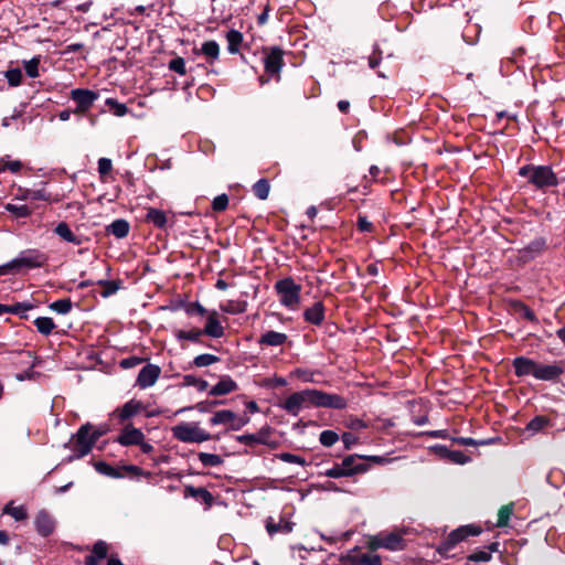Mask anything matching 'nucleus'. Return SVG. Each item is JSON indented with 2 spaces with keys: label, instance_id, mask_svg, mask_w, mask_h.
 I'll return each instance as SVG.
<instances>
[{
  "label": "nucleus",
  "instance_id": "f3484780",
  "mask_svg": "<svg viewBox=\"0 0 565 565\" xmlns=\"http://www.w3.org/2000/svg\"><path fill=\"white\" fill-rule=\"evenodd\" d=\"M34 527L40 536L49 537L55 531V520L46 510H40L34 518Z\"/></svg>",
  "mask_w": 565,
  "mask_h": 565
},
{
  "label": "nucleus",
  "instance_id": "c756f323",
  "mask_svg": "<svg viewBox=\"0 0 565 565\" xmlns=\"http://www.w3.org/2000/svg\"><path fill=\"white\" fill-rule=\"evenodd\" d=\"M179 307L183 308L185 315H188L189 317L198 316L200 318H207L209 315L211 313V310L204 308V306L201 305L199 301H180Z\"/></svg>",
  "mask_w": 565,
  "mask_h": 565
},
{
  "label": "nucleus",
  "instance_id": "864d4df0",
  "mask_svg": "<svg viewBox=\"0 0 565 565\" xmlns=\"http://www.w3.org/2000/svg\"><path fill=\"white\" fill-rule=\"evenodd\" d=\"M40 62H41L40 55L32 57V60H30V61L23 62L24 72H26V74L30 78H36L40 76V73H39Z\"/></svg>",
  "mask_w": 565,
  "mask_h": 565
},
{
  "label": "nucleus",
  "instance_id": "f8f14e48",
  "mask_svg": "<svg viewBox=\"0 0 565 565\" xmlns=\"http://www.w3.org/2000/svg\"><path fill=\"white\" fill-rule=\"evenodd\" d=\"M547 249V241L545 237L540 236L525 245L524 248L516 250V260L523 265L532 262L536 257L541 256Z\"/></svg>",
  "mask_w": 565,
  "mask_h": 565
},
{
  "label": "nucleus",
  "instance_id": "a19ab883",
  "mask_svg": "<svg viewBox=\"0 0 565 565\" xmlns=\"http://www.w3.org/2000/svg\"><path fill=\"white\" fill-rule=\"evenodd\" d=\"M226 42L227 52H230V54H237L238 47L243 42V34L235 29H231L230 32L226 33Z\"/></svg>",
  "mask_w": 565,
  "mask_h": 565
},
{
  "label": "nucleus",
  "instance_id": "e433bc0d",
  "mask_svg": "<svg viewBox=\"0 0 565 565\" xmlns=\"http://www.w3.org/2000/svg\"><path fill=\"white\" fill-rule=\"evenodd\" d=\"M2 514H8L17 522H22L29 518L28 509L24 505L14 507L13 501H9L2 509Z\"/></svg>",
  "mask_w": 565,
  "mask_h": 565
},
{
  "label": "nucleus",
  "instance_id": "1a4fd4ad",
  "mask_svg": "<svg viewBox=\"0 0 565 565\" xmlns=\"http://www.w3.org/2000/svg\"><path fill=\"white\" fill-rule=\"evenodd\" d=\"M97 472L108 478H130L138 479L140 477V468L137 465H124L121 467H113L104 461L95 463Z\"/></svg>",
  "mask_w": 565,
  "mask_h": 565
},
{
  "label": "nucleus",
  "instance_id": "5701e85b",
  "mask_svg": "<svg viewBox=\"0 0 565 565\" xmlns=\"http://www.w3.org/2000/svg\"><path fill=\"white\" fill-rule=\"evenodd\" d=\"M323 301H315L311 307L303 310V320L315 327H320L324 321Z\"/></svg>",
  "mask_w": 565,
  "mask_h": 565
},
{
  "label": "nucleus",
  "instance_id": "bb28decb",
  "mask_svg": "<svg viewBox=\"0 0 565 565\" xmlns=\"http://www.w3.org/2000/svg\"><path fill=\"white\" fill-rule=\"evenodd\" d=\"M121 427V434L117 436V443L122 446L140 445V429L127 425H118Z\"/></svg>",
  "mask_w": 565,
  "mask_h": 565
},
{
  "label": "nucleus",
  "instance_id": "6e6552de",
  "mask_svg": "<svg viewBox=\"0 0 565 565\" xmlns=\"http://www.w3.org/2000/svg\"><path fill=\"white\" fill-rule=\"evenodd\" d=\"M315 388H307L303 391L294 392L284 402L278 404V407L286 411L288 415L298 416L303 407L315 405Z\"/></svg>",
  "mask_w": 565,
  "mask_h": 565
},
{
  "label": "nucleus",
  "instance_id": "4be33fe9",
  "mask_svg": "<svg viewBox=\"0 0 565 565\" xmlns=\"http://www.w3.org/2000/svg\"><path fill=\"white\" fill-rule=\"evenodd\" d=\"M237 383L228 375H221L220 381L211 386L209 391L210 396H225L232 394L237 390Z\"/></svg>",
  "mask_w": 565,
  "mask_h": 565
},
{
  "label": "nucleus",
  "instance_id": "c85d7f7f",
  "mask_svg": "<svg viewBox=\"0 0 565 565\" xmlns=\"http://www.w3.org/2000/svg\"><path fill=\"white\" fill-rule=\"evenodd\" d=\"M143 222L148 224H153V226L164 230L168 225V216L162 210L157 207L147 209L146 216H143Z\"/></svg>",
  "mask_w": 565,
  "mask_h": 565
},
{
  "label": "nucleus",
  "instance_id": "13d9d810",
  "mask_svg": "<svg viewBox=\"0 0 565 565\" xmlns=\"http://www.w3.org/2000/svg\"><path fill=\"white\" fill-rule=\"evenodd\" d=\"M512 514V504L509 505H501L498 512V523H495V526L498 527H504L509 525L510 518Z\"/></svg>",
  "mask_w": 565,
  "mask_h": 565
},
{
  "label": "nucleus",
  "instance_id": "c03bdc74",
  "mask_svg": "<svg viewBox=\"0 0 565 565\" xmlns=\"http://www.w3.org/2000/svg\"><path fill=\"white\" fill-rule=\"evenodd\" d=\"M252 192L260 201H266L269 193V183L267 179H259L252 186Z\"/></svg>",
  "mask_w": 565,
  "mask_h": 565
},
{
  "label": "nucleus",
  "instance_id": "20e7f679",
  "mask_svg": "<svg viewBox=\"0 0 565 565\" xmlns=\"http://www.w3.org/2000/svg\"><path fill=\"white\" fill-rule=\"evenodd\" d=\"M365 546L370 552H375L380 548H385L387 551H404L407 544L401 533L381 531L375 535L366 537Z\"/></svg>",
  "mask_w": 565,
  "mask_h": 565
},
{
  "label": "nucleus",
  "instance_id": "ddd939ff",
  "mask_svg": "<svg viewBox=\"0 0 565 565\" xmlns=\"http://www.w3.org/2000/svg\"><path fill=\"white\" fill-rule=\"evenodd\" d=\"M265 53V57H263V64H265L266 74L271 76H277L279 78V73L284 66V51L279 46H273L263 50Z\"/></svg>",
  "mask_w": 565,
  "mask_h": 565
},
{
  "label": "nucleus",
  "instance_id": "72a5a7b5",
  "mask_svg": "<svg viewBox=\"0 0 565 565\" xmlns=\"http://www.w3.org/2000/svg\"><path fill=\"white\" fill-rule=\"evenodd\" d=\"M499 542H492L488 545L489 552L483 550L477 551L470 555H468V561L472 563H488L491 559V553L499 551Z\"/></svg>",
  "mask_w": 565,
  "mask_h": 565
},
{
  "label": "nucleus",
  "instance_id": "4c0bfd02",
  "mask_svg": "<svg viewBox=\"0 0 565 565\" xmlns=\"http://www.w3.org/2000/svg\"><path fill=\"white\" fill-rule=\"evenodd\" d=\"M205 335L203 331L199 328H193L191 330H177L174 331V338L178 341L188 340L193 343H201V337Z\"/></svg>",
  "mask_w": 565,
  "mask_h": 565
},
{
  "label": "nucleus",
  "instance_id": "b1692460",
  "mask_svg": "<svg viewBox=\"0 0 565 565\" xmlns=\"http://www.w3.org/2000/svg\"><path fill=\"white\" fill-rule=\"evenodd\" d=\"M109 545L105 541H97L92 545L90 555L85 557V565H100L107 558Z\"/></svg>",
  "mask_w": 565,
  "mask_h": 565
},
{
  "label": "nucleus",
  "instance_id": "2eb2a0df",
  "mask_svg": "<svg viewBox=\"0 0 565 565\" xmlns=\"http://www.w3.org/2000/svg\"><path fill=\"white\" fill-rule=\"evenodd\" d=\"M359 547L353 548L343 557V562L349 565H382V558L374 552L365 554H355Z\"/></svg>",
  "mask_w": 565,
  "mask_h": 565
},
{
  "label": "nucleus",
  "instance_id": "58836bf2",
  "mask_svg": "<svg viewBox=\"0 0 565 565\" xmlns=\"http://www.w3.org/2000/svg\"><path fill=\"white\" fill-rule=\"evenodd\" d=\"M235 420V412L230 409L216 411L210 418V425H231V422Z\"/></svg>",
  "mask_w": 565,
  "mask_h": 565
},
{
  "label": "nucleus",
  "instance_id": "3c124183",
  "mask_svg": "<svg viewBox=\"0 0 565 565\" xmlns=\"http://www.w3.org/2000/svg\"><path fill=\"white\" fill-rule=\"evenodd\" d=\"M183 386H193L198 388L199 392H204L209 388V382L189 374L183 375Z\"/></svg>",
  "mask_w": 565,
  "mask_h": 565
},
{
  "label": "nucleus",
  "instance_id": "393cba45",
  "mask_svg": "<svg viewBox=\"0 0 565 565\" xmlns=\"http://www.w3.org/2000/svg\"><path fill=\"white\" fill-rule=\"evenodd\" d=\"M295 523L292 521L284 520L280 516V521L275 522L273 516H268L266 521L267 534L274 536L276 534L287 535L292 532Z\"/></svg>",
  "mask_w": 565,
  "mask_h": 565
},
{
  "label": "nucleus",
  "instance_id": "49530a36",
  "mask_svg": "<svg viewBox=\"0 0 565 565\" xmlns=\"http://www.w3.org/2000/svg\"><path fill=\"white\" fill-rule=\"evenodd\" d=\"M551 424V419H548L544 415H536L533 417L530 423L526 424V430L532 433H539L546 428L547 425Z\"/></svg>",
  "mask_w": 565,
  "mask_h": 565
},
{
  "label": "nucleus",
  "instance_id": "0e129e2a",
  "mask_svg": "<svg viewBox=\"0 0 565 565\" xmlns=\"http://www.w3.org/2000/svg\"><path fill=\"white\" fill-rule=\"evenodd\" d=\"M446 459L455 465H465L470 461V457L459 450H452Z\"/></svg>",
  "mask_w": 565,
  "mask_h": 565
},
{
  "label": "nucleus",
  "instance_id": "423d86ee",
  "mask_svg": "<svg viewBox=\"0 0 565 565\" xmlns=\"http://www.w3.org/2000/svg\"><path fill=\"white\" fill-rule=\"evenodd\" d=\"M274 290L280 298L282 307L294 309L299 305L302 287L291 277H284L274 284Z\"/></svg>",
  "mask_w": 565,
  "mask_h": 565
},
{
  "label": "nucleus",
  "instance_id": "052dcab7",
  "mask_svg": "<svg viewBox=\"0 0 565 565\" xmlns=\"http://www.w3.org/2000/svg\"><path fill=\"white\" fill-rule=\"evenodd\" d=\"M168 68L169 71L182 76L186 74L185 62L184 58L181 56H174L170 58V61L168 62Z\"/></svg>",
  "mask_w": 565,
  "mask_h": 565
},
{
  "label": "nucleus",
  "instance_id": "774afa93",
  "mask_svg": "<svg viewBox=\"0 0 565 565\" xmlns=\"http://www.w3.org/2000/svg\"><path fill=\"white\" fill-rule=\"evenodd\" d=\"M250 422V417L247 415L237 416L235 415V419H232L230 424L231 430H241Z\"/></svg>",
  "mask_w": 565,
  "mask_h": 565
},
{
  "label": "nucleus",
  "instance_id": "79ce46f5",
  "mask_svg": "<svg viewBox=\"0 0 565 565\" xmlns=\"http://www.w3.org/2000/svg\"><path fill=\"white\" fill-rule=\"evenodd\" d=\"M320 476L333 479L355 477L354 475H352V470H345L335 463L333 465V467L326 469L324 472H320Z\"/></svg>",
  "mask_w": 565,
  "mask_h": 565
},
{
  "label": "nucleus",
  "instance_id": "bf43d9fd",
  "mask_svg": "<svg viewBox=\"0 0 565 565\" xmlns=\"http://www.w3.org/2000/svg\"><path fill=\"white\" fill-rule=\"evenodd\" d=\"M339 435L333 430H322L319 435V443L323 447H331L339 440Z\"/></svg>",
  "mask_w": 565,
  "mask_h": 565
},
{
  "label": "nucleus",
  "instance_id": "a878e982",
  "mask_svg": "<svg viewBox=\"0 0 565 565\" xmlns=\"http://www.w3.org/2000/svg\"><path fill=\"white\" fill-rule=\"evenodd\" d=\"M288 335L287 333L277 332L274 330H268L265 333L262 334L257 339V343L259 347H281L285 343H287Z\"/></svg>",
  "mask_w": 565,
  "mask_h": 565
},
{
  "label": "nucleus",
  "instance_id": "9b49d317",
  "mask_svg": "<svg viewBox=\"0 0 565 565\" xmlns=\"http://www.w3.org/2000/svg\"><path fill=\"white\" fill-rule=\"evenodd\" d=\"M140 413V401L131 399L121 407L116 408L110 414V423L113 426L127 425L131 426L132 417Z\"/></svg>",
  "mask_w": 565,
  "mask_h": 565
},
{
  "label": "nucleus",
  "instance_id": "2f4dec72",
  "mask_svg": "<svg viewBox=\"0 0 565 565\" xmlns=\"http://www.w3.org/2000/svg\"><path fill=\"white\" fill-rule=\"evenodd\" d=\"M96 285L99 286V295L103 299L110 297L111 295H116V292L121 288V280H96Z\"/></svg>",
  "mask_w": 565,
  "mask_h": 565
},
{
  "label": "nucleus",
  "instance_id": "f704fd0d",
  "mask_svg": "<svg viewBox=\"0 0 565 565\" xmlns=\"http://www.w3.org/2000/svg\"><path fill=\"white\" fill-rule=\"evenodd\" d=\"M35 306L28 301L17 302L12 306L4 305V315H18L20 319H29L28 310H33Z\"/></svg>",
  "mask_w": 565,
  "mask_h": 565
},
{
  "label": "nucleus",
  "instance_id": "c9c22d12",
  "mask_svg": "<svg viewBox=\"0 0 565 565\" xmlns=\"http://www.w3.org/2000/svg\"><path fill=\"white\" fill-rule=\"evenodd\" d=\"M160 375V367L158 365L147 363L142 367V387H149L154 384Z\"/></svg>",
  "mask_w": 565,
  "mask_h": 565
},
{
  "label": "nucleus",
  "instance_id": "f257e3e1",
  "mask_svg": "<svg viewBox=\"0 0 565 565\" xmlns=\"http://www.w3.org/2000/svg\"><path fill=\"white\" fill-rule=\"evenodd\" d=\"M519 175L526 179V184L542 193L559 184L557 174L553 171L552 167L547 164L536 166L534 163H527L519 169Z\"/></svg>",
  "mask_w": 565,
  "mask_h": 565
},
{
  "label": "nucleus",
  "instance_id": "aec40b11",
  "mask_svg": "<svg viewBox=\"0 0 565 565\" xmlns=\"http://www.w3.org/2000/svg\"><path fill=\"white\" fill-rule=\"evenodd\" d=\"M362 456L358 454H351L343 457L342 462L334 463L345 470H353L354 476L366 473L370 470V463L361 461Z\"/></svg>",
  "mask_w": 565,
  "mask_h": 565
},
{
  "label": "nucleus",
  "instance_id": "dca6fc26",
  "mask_svg": "<svg viewBox=\"0 0 565 565\" xmlns=\"http://www.w3.org/2000/svg\"><path fill=\"white\" fill-rule=\"evenodd\" d=\"M564 367L562 366V362H555L553 364H542L537 366L535 372V380L546 381V382H557L558 379L563 375Z\"/></svg>",
  "mask_w": 565,
  "mask_h": 565
},
{
  "label": "nucleus",
  "instance_id": "680f3d73",
  "mask_svg": "<svg viewBox=\"0 0 565 565\" xmlns=\"http://www.w3.org/2000/svg\"><path fill=\"white\" fill-rule=\"evenodd\" d=\"M277 458L287 463L301 465L306 466L308 462L305 460L302 456H297L291 452H280L277 455Z\"/></svg>",
  "mask_w": 565,
  "mask_h": 565
},
{
  "label": "nucleus",
  "instance_id": "de8ad7c7",
  "mask_svg": "<svg viewBox=\"0 0 565 565\" xmlns=\"http://www.w3.org/2000/svg\"><path fill=\"white\" fill-rule=\"evenodd\" d=\"M111 159L100 158L99 161H97V172H99V177L103 182H106L111 178Z\"/></svg>",
  "mask_w": 565,
  "mask_h": 565
},
{
  "label": "nucleus",
  "instance_id": "6ab92c4d",
  "mask_svg": "<svg viewBox=\"0 0 565 565\" xmlns=\"http://www.w3.org/2000/svg\"><path fill=\"white\" fill-rule=\"evenodd\" d=\"M183 495L184 498H191L204 504L205 510H209L211 507H213L215 502L214 495L209 490L205 488H195L191 484L184 487Z\"/></svg>",
  "mask_w": 565,
  "mask_h": 565
},
{
  "label": "nucleus",
  "instance_id": "39448f33",
  "mask_svg": "<svg viewBox=\"0 0 565 565\" xmlns=\"http://www.w3.org/2000/svg\"><path fill=\"white\" fill-rule=\"evenodd\" d=\"M481 534L480 525L469 524L461 525L452 530L441 543L437 546V553L444 558H448L449 552L454 550L459 542L467 540L469 536H478Z\"/></svg>",
  "mask_w": 565,
  "mask_h": 565
},
{
  "label": "nucleus",
  "instance_id": "603ef678",
  "mask_svg": "<svg viewBox=\"0 0 565 565\" xmlns=\"http://www.w3.org/2000/svg\"><path fill=\"white\" fill-rule=\"evenodd\" d=\"M50 310L57 312L58 315H68L72 310V301L70 298H63L53 301L49 306Z\"/></svg>",
  "mask_w": 565,
  "mask_h": 565
},
{
  "label": "nucleus",
  "instance_id": "338daca9",
  "mask_svg": "<svg viewBox=\"0 0 565 565\" xmlns=\"http://www.w3.org/2000/svg\"><path fill=\"white\" fill-rule=\"evenodd\" d=\"M358 230L360 233H373L374 224H372L367 217L363 214L358 216Z\"/></svg>",
  "mask_w": 565,
  "mask_h": 565
},
{
  "label": "nucleus",
  "instance_id": "ea45409f",
  "mask_svg": "<svg viewBox=\"0 0 565 565\" xmlns=\"http://www.w3.org/2000/svg\"><path fill=\"white\" fill-rule=\"evenodd\" d=\"M107 233L114 235L117 238L127 237L129 233V224L125 220H115L110 225L107 226Z\"/></svg>",
  "mask_w": 565,
  "mask_h": 565
},
{
  "label": "nucleus",
  "instance_id": "473e14b6",
  "mask_svg": "<svg viewBox=\"0 0 565 565\" xmlns=\"http://www.w3.org/2000/svg\"><path fill=\"white\" fill-rule=\"evenodd\" d=\"M204 54L205 58L210 61V64H213L216 58L220 57V44L216 41H205L201 44L200 51L194 49V54Z\"/></svg>",
  "mask_w": 565,
  "mask_h": 565
},
{
  "label": "nucleus",
  "instance_id": "0eeeda50",
  "mask_svg": "<svg viewBox=\"0 0 565 565\" xmlns=\"http://www.w3.org/2000/svg\"><path fill=\"white\" fill-rule=\"evenodd\" d=\"M173 437L183 443L200 444L205 440H216L217 436L199 428L198 424L183 423L172 428Z\"/></svg>",
  "mask_w": 565,
  "mask_h": 565
},
{
  "label": "nucleus",
  "instance_id": "4468645a",
  "mask_svg": "<svg viewBox=\"0 0 565 565\" xmlns=\"http://www.w3.org/2000/svg\"><path fill=\"white\" fill-rule=\"evenodd\" d=\"M315 408H333L344 409L347 407V399L338 394L328 393L315 388Z\"/></svg>",
  "mask_w": 565,
  "mask_h": 565
},
{
  "label": "nucleus",
  "instance_id": "5fc2aeb1",
  "mask_svg": "<svg viewBox=\"0 0 565 565\" xmlns=\"http://www.w3.org/2000/svg\"><path fill=\"white\" fill-rule=\"evenodd\" d=\"M452 443L461 446H480V445H491L494 443V439H475L470 437H454Z\"/></svg>",
  "mask_w": 565,
  "mask_h": 565
},
{
  "label": "nucleus",
  "instance_id": "cd10ccee",
  "mask_svg": "<svg viewBox=\"0 0 565 565\" xmlns=\"http://www.w3.org/2000/svg\"><path fill=\"white\" fill-rule=\"evenodd\" d=\"M17 199L20 201H51V195L44 188L39 190L19 188Z\"/></svg>",
  "mask_w": 565,
  "mask_h": 565
},
{
  "label": "nucleus",
  "instance_id": "6e6d98bb",
  "mask_svg": "<svg viewBox=\"0 0 565 565\" xmlns=\"http://www.w3.org/2000/svg\"><path fill=\"white\" fill-rule=\"evenodd\" d=\"M4 78L8 79V84L11 87H19L23 81V73L20 68H9L4 72Z\"/></svg>",
  "mask_w": 565,
  "mask_h": 565
},
{
  "label": "nucleus",
  "instance_id": "412c9836",
  "mask_svg": "<svg viewBox=\"0 0 565 565\" xmlns=\"http://www.w3.org/2000/svg\"><path fill=\"white\" fill-rule=\"evenodd\" d=\"M201 331L213 339H220L225 334V330L220 322V315L216 310H211L209 317L205 318L204 329H201Z\"/></svg>",
  "mask_w": 565,
  "mask_h": 565
},
{
  "label": "nucleus",
  "instance_id": "7ed1b4c3",
  "mask_svg": "<svg viewBox=\"0 0 565 565\" xmlns=\"http://www.w3.org/2000/svg\"><path fill=\"white\" fill-rule=\"evenodd\" d=\"M93 425L89 423L82 424L77 431L71 436L70 443L65 447H70L74 451V456L70 457V461L82 459L90 454L97 438L90 434Z\"/></svg>",
  "mask_w": 565,
  "mask_h": 565
},
{
  "label": "nucleus",
  "instance_id": "8fccbe9b",
  "mask_svg": "<svg viewBox=\"0 0 565 565\" xmlns=\"http://www.w3.org/2000/svg\"><path fill=\"white\" fill-rule=\"evenodd\" d=\"M106 107L108 108V111L114 114L117 117L125 116L128 111L127 106L120 102H118L116 98L108 97L106 99Z\"/></svg>",
  "mask_w": 565,
  "mask_h": 565
},
{
  "label": "nucleus",
  "instance_id": "a18cd8bd",
  "mask_svg": "<svg viewBox=\"0 0 565 565\" xmlns=\"http://www.w3.org/2000/svg\"><path fill=\"white\" fill-rule=\"evenodd\" d=\"M4 210H7L8 213H10L12 216L18 218H26L30 217L31 209L28 205H17L13 203H8L7 206H4Z\"/></svg>",
  "mask_w": 565,
  "mask_h": 565
},
{
  "label": "nucleus",
  "instance_id": "e2e57ef3",
  "mask_svg": "<svg viewBox=\"0 0 565 565\" xmlns=\"http://www.w3.org/2000/svg\"><path fill=\"white\" fill-rule=\"evenodd\" d=\"M227 204H228V198L224 193V194H221V195L214 198L213 203H211V209H213V211L215 213H221L227 209Z\"/></svg>",
  "mask_w": 565,
  "mask_h": 565
},
{
  "label": "nucleus",
  "instance_id": "09e8293b",
  "mask_svg": "<svg viewBox=\"0 0 565 565\" xmlns=\"http://www.w3.org/2000/svg\"><path fill=\"white\" fill-rule=\"evenodd\" d=\"M220 356H216L215 354H199L193 359L192 365L194 367H207L211 364L220 362Z\"/></svg>",
  "mask_w": 565,
  "mask_h": 565
},
{
  "label": "nucleus",
  "instance_id": "9d476101",
  "mask_svg": "<svg viewBox=\"0 0 565 565\" xmlns=\"http://www.w3.org/2000/svg\"><path fill=\"white\" fill-rule=\"evenodd\" d=\"M70 98L76 104L74 114L76 116H84L90 110L94 102L97 100L98 94L92 89L75 88L71 89Z\"/></svg>",
  "mask_w": 565,
  "mask_h": 565
},
{
  "label": "nucleus",
  "instance_id": "7c9ffc66",
  "mask_svg": "<svg viewBox=\"0 0 565 565\" xmlns=\"http://www.w3.org/2000/svg\"><path fill=\"white\" fill-rule=\"evenodd\" d=\"M54 233L57 234L58 237H61V239L68 242L75 246L82 244L81 237L75 235V233L71 231L70 225L66 224L65 222L58 223L57 226L54 227Z\"/></svg>",
  "mask_w": 565,
  "mask_h": 565
},
{
  "label": "nucleus",
  "instance_id": "69168bd1",
  "mask_svg": "<svg viewBox=\"0 0 565 565\" xmlns=\"http://www.w3.org/2000/svg\"><path fill=\"white\" fill-rule=\"evenodd\" d=\"M273 428L270 426H264L258 431L250 434V436H254L256 439L260 440L262 445L269 446V437L271 436Z\"/></svg>",
  "mask_w": 565,
  "mask_h": 565
},
{
  "label": "nucleus",
  "instance_id": "f03ea898",
  "mask_svg": "<svg viewBox=\"0 0 565 565\" xmlns=\"http://www.w3.org/2000/svg\"><path fill=\"white\" fill-rule=\"evenodd\" d=\"M49 254L38 248H28L19 253V256L4 265H0L3 275L15 274L22 268L28 270L43 268L49 262Z\"/></svg>",
  "mask_w": 565,
  "mask_h": 565
},
{
  "label": "nucleus",
  "instance_id": "4d7b16f0",
  "mask_svg": "<svg viewBox=\"0 0 565 565\" xmlns=\"http://www.w3.org/2000/svg\"><path fill=\"white\" fill-rule=\"evenodd\" d=\"M199 460L204 467H215L223 463L221 456L210 452H199Z\"/></svg>",
  "mask_w": 565,
  "mask_h": 565
},
{
  "label": "nucleus",
  "instance_id": "a211bd4d",
  "mask_svg": "<svg viewBox=\"0 0 565 565\" xmlns=\"http://www.w3.org/2000/svg\"><path fill=\"white\" fill-rule=\"evenodd\" d=\"M511 364H513L514 375L516 377L534 376L539 366L537 361L524 355L514 358Z\"/></svg>",
  "mask_w": 565,
  "mask_h": 565
},
{
  "label": "nucleus",
  "instance_id": "37998d69",
  "mask_svg": "<svg viewBox=\"0 0 565 565\" xmlns=\"http://www.w3.org/2000/svg\"><path fill=\"white\" fill-rule=\"evenodd\" d=\"M34 327L38 328L40 334L50 335L55 329V322L52 318L40 317L35 318Z\"/></svg>",
  "mask_w": 565,
  "mask_h": 565
}]
</instances>
